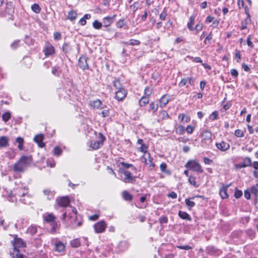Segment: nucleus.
Returning a JSON list of instances; mask_svg holds the SVG:
<instances>
[{
  "instance_id": "nucleus-1",
  "label": "nucleus",
  "mask_w": 258,
  "mask_h": 258,
  "mask_svg": "<svg viewBox=\"0 0 258 258\" xmlns=\"http://www.w3.org/2000/svg\"><path fill=\"white\" fill-rule=\"evenodd\" d=\"M32 162V156H22L13 165L14 170L18 172H24Z\"/></svg>"
},
{
  "instance_id": "nucleus-2",
  "label": "nucleus",
  "mask_w": 258,
  "mask_h": 258,
  "mask_svg": "<svg viewBox=\"0 0 258 258\" xmlns=\"http://www.w3.org/2000/svg\"><path fill=\"white\" fill-rule=\"evenodd\" d=\"M185 167L200 173L203 172V169L200 163L196 160H190L187 162Z\"/></svg>"
},
{
  "instance_id": "nucleus-3",
  "label": "nucleus",
  "mask_w": 258,
  "mask_h": 258,
  "mask_svg": "<svg viewBox=\"0 0 258 258\" xmlns=\"http://www.w3.org/2000/svg\"><path fill=\"white\" fill-rule=\"evenodd\" d=\"M12 242L14 247V251L16 253H20L19 250L18 249L19 248L25 247L26 245V243L20 238H15Z\"/></svg>"
},
{
  "instance_id": "nucleus-4",
  "label": "nucleus",
  "mask_w": 258,
  "mask_h": 258,
  "mask_svg": "<svg viewBox=\"0 0 258 258\" xmlns=\"http://www.w3.org/2000/svg\"><path fill=\"white\" fill-rule=\"evenodd\" d=\"M121 173L124 175L122 181L125 183H133L136 180V176L132 175L131 173L127 170H121Z\"/></svg>"
},
{
  "instance_id": "nucleus-5",
  "label": "nucleus",
  "mask_w": 258,
  "mask_h": 258,
  "mask_svg": "<svg viewBox=\"0 0 258 258\" xmlns=\"http://www.w3.org/2000/svg\"><path fill=\"white\" fill-rule=\"evenodd\" d=\"M101 140H92L90 142L89 146L93 149L97 150L100 148L101 146L103 145V142L105 140L104 136L100 134Z\"/></svg>"
},
{
  "instance_id": "nucleus-6",
  "label": "nucleus",
  "mask_w": 258,
  "mask_h": 258,
  "mask_svg": "<svg viewBox=\"0 0 258 258\" xmlns=\"http://www.w3.org/2000/svg\"><path fill=\"white\" fill-rule=\"evenodd\" d=\"M106 224L104 221H100L94 224L95 231L96 233H102L106 229Z\"/></svg>"
},
{
  "instance_id": "nucleus-7",
  "label": "nucleus",
  "mask_w": 258,
  "mask_h": 258,
  "mask_svg": "<svg viewBox=\"0 0 258 258\" xmlns=\"http://www.w3.org/2000/svg\"><path fill=\"white\" fill-rule=\"evenodd\" d=\"M57 204L62 207H66L70 204V200L67 197H63L56 200Z\"/></svg>"
},
{
  "instance_id": "nucleus-8",
  "label": "nucleus",
  "mask_w": 258,
  "mask_h": 258,
  "mask_svg": "<svg viewBox=\"0 0 258 258\" xmlns=\"http://www.w3.org/2000/svg\"><path fill=\"white\" fill-rule=\"evenodd\" d=\"M66 244L58 241H56L54 244V250L58 252H62L65 251Z\"/></svg>"
},
{
  "instance_id": "nucleus-9",
  "label": "nucleus",
  "mask_w": 258,
  "mask_h": 258,
  "mask_svg": "<svg viewBox=\"0 0 258 258\" xmlns=\"http://www.w3.org/2000/svg\"><path fill=\"white\" fill-rule=\"evenodd\" d=\"M87 57L85 56H81L79 59L78 65L80 68L85 70L88 68V65L87 62Z\"/></svg>"
},
{
  "instance_id": "nucleus-10",
  "label": "nucleus",
  "mask_w": 258,
  "mask_h": 258,
  "mask_svg": "<svg viewBox=\"0 0 258 258\" xmlns=\"http://www.w3.org/2000/svg\"><path fill=\"white\" fill-rule=\"evenodd\" d=\"M216 147L221 151H226L230 148L229 144L225 142L221 141L220 143H216Z\"/></svg>"
},
{
  "instance_id": "nucleus-11",
  "label": "nucleus",
  "mask_w": 258,
  "mask_h": 258,
  "mask_svg": "<svg viewBox=\"0 0 258 258\" xmlns=\"http://www.w3.org/2000/svg\"><path fill=\"white\" fill-rule=\"evenodd\" d=\"M231 185V183L226 185H223L220 189L219 194L222 199H226L228 197V195L227 194V189Z\"/></svg>"
},
{
  "instance_id": "nucleus-12",
  "label": "nucleus",
  "mask_w": 258,
  "mask_h": 258,
  "mask_svg": "<svg viewBox=\"0 0 258 258\" xmlns=\"http://www.w3.org/2000/svg\"><path fill=\"white\" fill-rule=\"evenodd\" d=\"M89 105L95 108L101 109L103 108V105L99 99H96L89 102Z\"/></svg>"
},
{
  "instance_id": "nucleus-13",
  "label": "nucleus",
  "mask_w": 258,
  "mask_h": 258,
  "mask_svg": "<svg viewBox=\"0 0 258 258\" xmlns=\"http://www.w3.org/2000/svg\"><path fill=\"white\" fill-rule=\"evenodd\" d=\"M126 96V91L123 88L118 90L115 93V98L118 100H122Z\"/></svg>"
},
{
  "instance_id": "nucleus-14",
  "label": "nucleus",
  "mask_w": 258,
  "mask_h": 258,
  "mask_svg": "<svg viewBox=\"0 0 258 258\" xmlns=\"http://www.w3.org/2000/svg\"><path fill=\"white\" fill-rule=\"evenodd\" d=\"M116 17V15H113L111 17L108 16L105 17L103 20V24L105 27H108L111 25V23H112L114 20L115 18Z\"/></svg>"
},
{
  "instance_id": "nucleus-15",
  "label": "nucleus",
  "mask_w": 258,
  "mask_h": 258,
  "mask_svg": "<svg viewBox=\"0 0 258 258\" xmlns=\"http://www.w3.org/2000/svg\"><path fill=\"white\" fill-rule=\"evenodd\" d=\"M43 136L42 135H37L34 138V141L37 143L38 146L40 148H43L45 146V144L43 142Z\"/></svg>"
},
{
  "instance_id": "nucleus-16",
  "label": "nucleus",
  "mask_w": 258,
  "mask_h": 258,
  "mask_svg": "<svg viewBox=\"0 0 258 258\" xmlns=\"http://www.w3.org/2000/svg\"><path fill=\"white\" fill-rule=\"evenodd\" d=\"M147 155L145 157H143V159L144 160V162L147 165H149L150 167H152L151 169L154 168L155 164L152 162V159L151 158L150 154L147 153Z\"/></svg>"
},
{
  "instance_id": "nucleus-17",
  "label": "nucleus",
  "mask_w": 258,
  "mask_h": 258,
  "mask_svg": "<svg viewBox=\"0 0 258 258\" xmlns=\"http://www.w3.org/2000/svg\"><path fill=\"white\" fill-rule=\"evenodd\" d=\"M44 52L46 56L52 55L54 53V48L51 45L47 44L44 50Z\"/></svg>"
},
{
  "instance_id": "nucleus-18",
  "label": "nucleus",
  "mask_w": 258,
  "mask_h": 258,
  "mask_svg": "<svg viewBox=\"0 0 258 258\" xmlns=\"http://www.w3.org/2000/svg\"><path fill=\"white\" fill-rule=\"evenodd\" d=\"M170 100L169 96L167 95H164L160 100V106L161 107L165 106Z\"/></svg>"
},
{
  "instance_id": "nucleus-19",
  "label": "nucleus",
  "mask_w": 258,
  "mask_h": 258,
  "mask_svg": "<svg viewBox=\"0 0 258 258\" xmlns=\"http://www.w3.org/2000/svg\"><path fill=\"white\" fill-rule=\"evenodd\" d=\"M212 137V134L210 132L206 130L203 132L202 138L203 140L210 141Z\"/></svg>"
},
{
  "instance_id": "nucleus-20",
  "label": "nucleus",
  "mask_w": 258,
  "mask_h": 258,
  "mask_svg": "<svg viewBox=\"0 0 258 258\" xmlns=\"http://www.w3.org/2000/svg\"><path fill=\"white\" fill-rule=\"evenodd\" d=\"M9 140L7 137L3 136L0 138V147H6L8 146Z\"/></svg>"
},
{
  "instance_id": "nucleus-21",
  "label": "nucleus",
  "mask_w": 258,
  "mask_h": 258,
  "mask_svg": "<svg viewBox=\"0 0 258 258\" xmlns=\"http://www.w3.org/2000/svg\"><path fill=\"white\" fill-rule=\"evenodd\" d=\"M55 219V217L52 214H48L44 216V220L48 223L53 222Z\"/></svg>"
},
{
  "instance_id": "nucleus-22",
  "label": "nucleus",
  "mask_w": 258,
  "mask_h": 258,
  "mask_svg": "<svg viewBox=\"0 0 258 258\" xmlns=\"http://www.w3.org/2000/svg\"><path fill=\"white\" fill-rule=\"evenodd\" d=\"M178 119L181 122H189L190 118L189 116L185 115L183 113H180L178 115Z\"/></svg>"
},
{
  "instance_id": "nucleus-23",
  "label": "nucleus",
  "mask_w": 258,
  "mask_h": 258,
  "mask_svg": "<svg viewBox=\"0 0 258 258\" xmlns=\"http://www.w3.org/2000/svg\"><path fill=\"white\" fill-rule=\"evenodd\" d=\"M178 215L182 219L187 220L189 221L191 220L190 216L186 212L180 211L178 212Z\"/></svg>"
},
{
  "instance_id": "nucleus-24",
  "label": "nucleus",
  "mask_w": 258,
  "mask_h": 258,
  "mask_svg": "<svg viewBox=\"0 0 258 258\" xmlns=\"http://www.w3.org/2000/svg\"><path fill=\"white\" fill-rule=\"evenodd\" d=\"M77 17V13L75 11L72 10L69 12L68 18L71 21L75 20L76 19Z\"/></svg>"
},
{
  "instance_id": "nucleus-25",
  "label": "nucleus",
  "mask_w": 258,
  "mask_h": 258,
  "mask_svg": "<svg viewBox=\"0 0 258 258\" xmlns=\"http://www.w3.org/2000/svg\"><path fill=\"white\" fill-rule=\"evenodd\" d=\"M37 227L36 226L31 225L28 228L27 230V232L33 235L37 232Z\"/></svg>"
},
{
  "instance_id": "nucleus-26",
  "label": "nucleus",
  "mask_w": 258,
  "mask_h": 258,
  "mask_svg": "<svg viewBox=\"0 0 258 258\" xmlns=\"http://www.w3.org/2000/svg\"><path fill=\"white\" fill-rule=\"evenodd\" d=\"M225 100L226 98H224V100L222 102V105H223V107L221 109V111H225L227 110L231 106V103L230 102H227L224 104Z\"/></svg>"
},
{
  "instance_id": "nucleus-27",
  "label": "nucleus",
  "mask_w": 258,
  "mask_h": 258,
  "mask_svg": "<svg viewBox=\"0 0 258 258\" xmlns=\"http://www.w3.org/2000/svg\"><path fill=\"white\" fill-rule=\"evenodd\" d=\"M43 191L44 194L47 196L48 200H51L53 198L54 192L53 191L47 189H44Z\"/></svg>"
},
{
  "instance_id": "nucleus-28",
  "label": "nucleus",
  "mask_w": 258,
  "mask_h": 258,
  "mask_svg": "<svg viewBox=\"0 0 258 258\" xmlns=\"http://www.w3.org/2000/svg\"><path fill=\"white\" fill-rule=\"evenodd\" d=\"M195 20V16L192 15L190 16L189 18V22L187 23V27L190 30H193V25L194 24V21Z\"/></svg>"
},
{
  "instance_id": "nucleus-29",
  "label": "nucleus",
  "mask_w": 258,
  "mask_h": 258,
  "mask_svg": "<svg viewBox=\"0 0 258 258\" xmlns=\"http://www.w3.org/2000/svg\"><path fill=\"white\" fill-rule=\"evenodd\" d=\"M70 244L73 247H78L80 246L81 243L79 239H74L71 241Z\"/></svg>"
},
{
  "instance_id": "nucleus-30",
  "label": "nucleus",
  "mask_w": 258,
  "mask_h": 258,
  "mask_svg": "<svg viewBox=\"0 0 258 258\" xmlns=\"http://www.w3.org/2000/svg\"><path fill=\"white\" fill-rule=\"evenodd\" d=\"M122 195L123 199L126 201H131L132 200V196L127 191H123Z\"/></svg>"
},
{
  "instance_id": "nucleus-31",
  "label": "nucleus",
  "mask_w": 258,
  "mask_h": 258,
  "mask_svg": "<svg viewBox=\"0 0 258 258\" xmlns=\"http://www.w3.org/2000/svg\"><path fill=\"white\" fill-rule=\"evenodd\" d=\"M149 102V99L147 97H142L139 101V104L141 106H144Z\"/></svg>"
},
{
  "instance_id": "nucleus-32",
  "label": "nucleus",
  "mask_w": 258,
  "mask_h": 258,
  "mask_svg": "<svg viewBox=\"0 0 258 258\" xmlns=\"http://www.w3.org/2000/svg\"><path fill=\"white\" fill-rule=\"evenodd\" d=\"M147 146L143 144L141 145V146L139 148V150L142 152H144L145 153L143 157H145L147 155V153H149L147 151Z\"/></svg>"
},
{
  "instance_id": "nucleus-33",
  "label": "nucleus",
  "mask_w": 258,
  "mask_h": 258,
  "mask_svg": "<svg viewBox=\"0 0 258 258\" xmlns=\"http://www.w3.org/2000/svg\"><path fill=\"white\" fill-rule=\"evenodd\" d=\"M31 9L33 11H34L35 13L37 14L39 13L41 10L39 6L36 4L32 5L31 6Z\"/></svg>"
},
{
  "instance_id": "nucleus-34",
  "label": "nucleus",
  "mask_w": 258,
  "mask_h": 258,
  "mask_svg": "<svg viewBox=\"0 0 258 258\" xmlns=\"http://www.w3.org/2000/svg\"><path fill=\"white\" fill-rule=\"evenodd\" d=\"M185 202L189 209H191L195 205V203L193 201H191L188 199H185Z\"/></svg>"
},
{
  "instance_id": "nucleus-35",
  "label": "nucleus",
  "mask_w": 258,
  "mask_h": 258,
  "mask_svg": "<svg viewBox=\"0 0 258 258\" xmlns=\"http://www.w3.org/2000/svg\"><path fill=\"white\" fill-rule=\"evenodd\" d=\"M158 108V105L155 104L154 102H151L150 104L149 110H151L153 112H155Z\"/></svg>"
},
{
  "instance_id": "nucleus-36",
  "label": "nucleus",
  "mask_w": 258,
  "mask_h": 258,
  "mask_svg": "<svg viewBox=\"0 0 258 258\" xmlns=\"http://www.w3.org/2000/svg\"><path fill=\"white\" fill-rule=\"evenodd\" d=\"M11 118V113L10 112H6L2 115V119L5 122L8 121Z\"/></svg>"
},
{
  "instance_id": "nucleus-37",
  "label": "nucleus",
  "mask_w": 258,
  "mask_h": 258,
  "mask_svg": "<svg viewBox=\"0 0 258 258\" xmlns=\"http://www.w3.org/2000/svg\"><path fill=\"white\" fill-rule=\"evenodd\" d=\"M53 154L55 156H59L62 153L61 149L58 147H55L53 150Z\"/></svg>"
},
{
  "instance_id": "nucleus-38",
  "label": "nucleus",
  "mask_w": 258,
  "mask_h": 258,
  "mask_svg": "<svg viewBox=\"0 0 258 258\" xmlns=\"http://www.w3.org/2000/svg\"><path fill=\"white\" fill-rule=\"evenodd\" d=\"M250 191L251 193L253 194L255 196L258 197V188L255 185L252 186L250 189Z\"/></svg>"
},
{
  "instance_id": "nucleus-39",
  "label": "nucleus",
  "mask_w": 258,
  "mask_h": 258,
  "mask_svg": "<svg viewBox=\"0 0 258 258\" xmlns=\"http://www.w3.org/2000/svg\"><path fill=\"white\" fill-rule=\"evenodd\" d=\"M242 163L244 164L245 167L250 166L251 165V159L249 157L245 158Z\"/></svg>"
},
{
  "instance_id": "nucleus-40",
  "label": "nucleus",
  "mask_w": 258,
  "mask_h": 258,
  "mask_svg": "<svg viewBox=\"0 0 258 258\" xmlns=\"http://www.w3.org/2000/svg\"><path fill=\"white\" fill-rule=\"evenodd\" d=\"M176 133L178 135H182L184 132V127L182 125H179L176 128Z\"/></svg>"
},
{
  "instance_id": "nucleus-41",
  "label": "nucleus",
  "mask_w": 258,
  "mask_h": 258,
  "mask_svg": "<svg viewBox=\"0 0 258 258\" xmlns=\"http://www.w3.org/2000/svg\"><path fill=\"white\" fill-rule=\"evenodd\" d=\"M102 24L101 23L95 20L93 23V26L96 29H100L102 27Z\"/></svg>"
},
{
  "instance_id": "nucleus-42",
  "label": "nucleus",
  "mask_w": 258,
  "mask_h": 258,
  "mask_svg": "<svg viewBox=\"0 0 258 258\" xmlns=\"http://www.w3.org/2000/svg\"><path fill=\"white\" fill-rule=\"evenodd\" d=\"M153 88L152 87H147L145 89V94L147 96H150L152 93Z\"/></svg>"
},
{
  "instance_id": "nucleus-43",
  "label": "nucleus",
  "mask_w": 258,
  "mask_h": 258,
  "mask_svg": "<svg viewBox=\"0 0 258 258\" xmlns=\"http://www.w3.org/2000/svg\"><path fill=\"white\" fill-rule=\"evenodd\" d=\"M209 117H210V119H211L212 120H216V119H218V114L217 111H215L213 112L210 114Z\"/></svg>"
},
{
  "instance_id": "nucleus-44",
  "label": "nucleus",
  "mask_w": 258,
  "mask_h": 258,
  "mask_svg": "<svg viewBox=\"0 0 258 258\" xmlns=\"http://www.w3.org/2000/svg\"><path fill=\"white\" fill-rule=\"evenodd\" d=\"M235 135L238 138L243 137L244 136V133L241 130H236L235 131Z\"/></svg>"
},
{
  "instance_id": "nucleus-45",
  "label": "nucleus",
  "mask_w": 258,
  "mask_h": 258,
  "mask_svg": "<svg viewBox=\"0 0 258 258\" xmlns=\"http://www.w3.org/2000/svg\"><path fill=\"white\" fill-rule=\"evenodd\" d=\"M140 43V41L138 40L131 39L128 42H127V44L131 45H135L139 44Z\"/></svg>"
},
{
  "instance_id": "nucleus-46",
  "label": "nucleus",
  "mask_w": 258,
  "mask_h": 258,
  "mask_svg": "<svg viewBox=\"0 0 258 258\" xmlns=\"http://www.w3.org/2000/svg\"><path fill=\"white\" fill-rule=\"evenodd\" d=\"M121 164L122 165L124 166L126 168H128L130 167H131L132 168V169L134 170H137L136 168L135 167H134V165L132 164L126 163L125 162H121Z\"/></svg>"
},
{
  "instance_id": "nucleus-47",
  "label": "nucleus",
  "mask_w": 258,
  "mask_h": 258,
  "mask_svg": "<svg viewBox=\"0 0 258 258\" xmlns=\"http://www.w3.org/2000/svg\"><path fill=\"white\" fill-rule=\"evenodd\" d=\"M130 8L133 10L134 12H136L139 8V3L137 2H135L130 6Z\"/></svg>"
},
{
  "instance_id": "nucleus-48",
  "label": "nucleus",
  "mask_w": 258,
  "mask_h": 258,
  "mask_svg": "<svg viewBox=\"0 0 258 258\" xmlns=\"http://www.w3.org/2000/svg\"><path fill=\"white\" fill-rule=\"evenodd\" d=\"M242 195V192L241 190H238L237 188L235 189L234 192V197L236 199H238L241 197Z\"/></svg>"
},
{
  "instance_id": "nucleus-49",
  "label": "nucleus",
  "mask_w": 258,
  "mask_h": 258,
  "mask_svg": "<svg viewBox=\"0 0 258 258\" xmlns=\"http://www.w3.org/2000/svg\"><path fill=\"white\" fill-rule=\"evenodd\" d=\"M62 49H63V51L65 53H68L71 50V48H70V46L69 45V44H68L67 43H64L63 45Z\"/></svg>"
},
{
  "instance_id": "nucleus-50",
  "label": "nucleus",
  "mask_w": 258,
  "mask_h": 258,
  "mask_svg": "<svg viewBox=\"0 0 258 258\" xmlns=\"http://www.w3.org/2000/svg\"><path fill=\"white\" fill-rule=\"evenodd\" d=\"M188 181L190 183V184L196 186L197 183L196 181L195 177L192 176H190L188 178Z\"/></svg>"
},
{
  "instance_id": "nucleus-51",
  "label": "nucleus",
  "mask_w": 258,
  "mask_h": 258,
  "mask_svg": "<svg viewBox=\"0 0 258 258\" xmlns=\"http://www.w3.org/2000/svg\"><path fill=\"white\" fill-rule=\"evenodd\" d=\"M167 167V165L165 163L162 162L160 165V168L162 172L167 173V172L166 171V169Z\"/></svg>"
},
{
  "instance_id": "nucleus-52",
  "label": "nucleus",
  "mask_w": 258,
  "mask_h": 258,
  "mask_svg": "<svg viewBox=\"0 0 258 258\" xmlns=\"http://www.w3.org/2000/svg\"><path fill=\"white\" fill-rule=\"evenodd\" d=\"M159 222L161 224L167 223L168 222V219L165 216H162L159 218Z\"/></svg>"
},
{
  "instance_id": "nucleus-53",
  "label": "nucleus",
  "mask_w": 258,
  "mask_h": 258,
  "mask_svg": "<svg viewBox=\"0 0 258 258\" xmlns=\"http://www.w3.org/2000/svg\"><path fill=\"white\" fill-rule=\"evenodd\" d=\"M113 85L114 87L118 90L121 89V88H123L121 87V85L120 84V82H113Z\"/></svg>"
},
{
  "instance_id": "nucleus-54",
  "label": "nucleus",
  "mask_w": 258,
  "mask_h": 258,
  "mask_svg": "<svg viewBox=\"0 0 258 258\" xmlns=\"http://www.w3.org/2000/svg\"><path fill=\"white\" fill-rule=\"evenodd\" d=\"M203 160H204V162L205 164L210 165L213 163V161L211 159H210L207 157H204Z\"/></svg>"
},
{
  "instance_id": "nucleus-55",
  "label": "nucleus",
  "mask_w": 258,
  "mask_h": 258,
  "mask_svg": "<svg viewBox=\"0 0 258 258\" xmlns=\"http://www.w3.org/2000/svg\"><path fill=\"white\" fill-rule=\"evenodd\" d=\"M54 39L56 40H58L61 39V35L59 32H55L53 34Z\"/></svg>"
},
{
  "instance_id": "nucleus-56",
  "label": "nucleus",
  "mask_w": 258,
  "mask_h": 258,
  "mask_svg": "<svg viewBox=\"0 0 258 258\" xmlns=\"http://www.w3.org/2000/svg\"><path fill=\"white\" fill-rule=\"evenodd\" d=\"M177 247L181 249H184V250H189L192 248L191 247L188 246V245H179L177 246Z\"/></svg>"
},
{
  "instance_id": "nucleus-57",
  "label": "nucleus",
  "mask_w": 258,
  "mask_h": 258,
  "mask_svg": "<svg viewBox=\"0 0 258 258\" xmlns=\"http://www.w3.org/2000/svg\"><path fill=\"white\" fill-rule=\"evenodd\" d=\"M161 117L163 119L169 118V115L166 111H163L160 113Z\"/></svg>"
},
{
  "instance_id": "nucleus-58",
  "label": "nucleus",
  "mask_w": 258,
  "mask_h": 258,
  "mask_svg": "<svg viewBox=\"0 0 258 258\" xmlns=\"http://www.w3.org/2000/svg\"><path fill=\"white\" fill-rule=\"evenodd\" d=\"M194 130V127L191 125H188L186 128V131L188 134H191Z\"/></svg>"
},
{
  "instance_id": "nucleus-59",
  "label": "nucleus",
  "mask_w": 258,
  "mask_h": 258,
  "mask_svg": "<svg viewBox=\"0 0 258 258\" xmlns=\"http://www.w3.org/2000/svg\"><path fill=\"white\" fill-rule=\"evenodd\" d=\"M250 190H245L244 191V197L247 200H249L250 199Z\"/></svg>"
},
{
  "instance_id": "nucleus-60",
  "label": "nucleus",
  "mask_w": 258,
  "mask_h": 258,
  "mask_svg": "<svg viewBox=\"0 0 258 258\" xmlns=\"http://www.w3.org/2000/svg\"><path fill=\"white\" fill-rule=\"evenodd\" d=\"M124 20L121 19L117 22L116 26L118 28H121L124 26Z\"/></svg>"
},
{
  "instance_id": "nucleus-61",
  "label": "nucleus",
  "mask_w": 258,
  "mask_h": 258,
  "mask_svg": "<svg viewBox=\"0 0 258 258\" xmlns=\"http://www.w3.org/2000/svg\"><path fill=\"white\" fill-rule=\"evenodd\" d=\"M202 28H203V24L202 23H198L196 26L195 29L197 32H199L202 30Z\"/></svg>"
},
{
  "instance_id": "nucleus-62",
  "label": "nucleus",
  "mask_w": 258,
  "mask_h": 258,
  "mask_svg": "<svg viewBox=\"0 0 258 258\" xmlns=\"http://www.w3.org/2000/svg\"><path fill=\"white\" fill-rule=\"evenodd\" d=\"M212 35L211 34H209L206 37L204 41V43L207 44H208L210 41L212 39Z\"/></svg>"
},
{
  "instance_id": "nucleus-63",
  "label": "nucleus",
  "mask_w": 258,
  "mask_h": 258,
  "mask_svg": "<svg viewBox=\"0 0 258 258\" xmlns=\"http://www.w3.org/2000/svg\"><path fill=\"white\" fill-rule=\"evenodd\" d=\"M167 16V13L165 11H163L160 15V19L161 20H164Z\"/></svg>"
},
{
  "instance_id": "nucleus-64",
  "label": "nucleus",
  "mask_w": 258,
  "mask_h": 258,
  "mask_svg": "<svg viewBox=\"0 0 258 258\" xmlns=\"http://www.w3.org/2000/svg\"><path fill=\"white\" fill-rule=\"evenodd\" d=\"M101 114H102V116L104 117L109 116V110L108 109L103 110L101 112Z\"/></svg>"
}]
</instances>
